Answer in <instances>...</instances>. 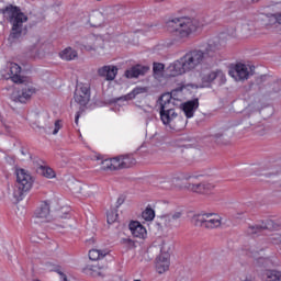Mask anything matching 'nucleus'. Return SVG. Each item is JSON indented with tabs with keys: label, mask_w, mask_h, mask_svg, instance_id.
<instances>
[{
	"label": "nucleus",
	"mask_w": 281,
	"mask_h": 281,
	"mask_svg": "<svg viewBox=\"0 0 281 281\" xmlns=\"http://www.w3.org/2000/svg\"><path fill=\"white\" fill-rule=\"evenodd\" d=\"M182 60L184 61L187 69L192 71V69H196L199 65L205 63V55L203 54V50L195 49L182 56Z\"/></svg>",
	"instance_id": "obj_7"
},
{
	"label": "nucleus",
	"mask_w": 281,
	"mask_h": 281,
	"mask_svg": "<svg viewBox=\"0 0 281 281\" xmlns=\"http://www.w3.org/2000/svg\"><path fill=\"white\" fill-rule=\"evenodd\" d=\"M106 256V252L98 249H92L89 251V258L90 260H100V258H104Z\"/></svg>",
	"instance_id": "obj_32"
},
{
	"label": "nucleus",
	"mask_w": 281,
	"mask_h": 281,
	"mask_svg": "<svg viewBox=\"0 0 281 281\" xmlns=\"http://www.w3.org/2000/svg\"><path fill=\"white\" fill-rule=\"evenodd\" d=\"M59 273V276H60V280L61 281H68L67 280V274H65V273H63V272H58Z\"/></svg>",
	"instance_id": "obj_44"
},
{
	"label": "nucleus",
	"mask_w": 281,
	"mask_h": 281,
	"mask_svg": "<svg viewBox=\"0 0 281 281\" xmlns=\"http://www.w3.org/2000/svg\"><path fill=\"white\" fill-rule=\"evenodd\" d=\"M160 186L164 190H175V188H179V190L183 189V187L179 186L177 176L172 178H167L166 180L160 182Z\"/></svg>",
	"instance_id": "obj_27"
},
{
	"label": "nucleus",
	"mask_w": 281,
	"mask_h": 281,
	"mask_svg": "<svg viewBox=\"0 0 281 281\" xmlns=\"http://www.w3.org/2000/svg\"><path fill=\"white\" fill-rule=\"evenodd\" d=\"M98 76L104 78L105 80H115L117 76V67L115 66H102L97 71Z\"/></svg>",
	"instance_id": "obj_18"
},
{
	"label": "nucleus",
	"mask_w": 281,
	"mask_h": 281,
	"mask_svg": "<svg viewBox=\"0 0 281 281\" xmlns=\"http://www.w3.org/2000/svg\"><path fill=\"white\" fill-rule=\"evenodd\" d=\"M123 168H131V166H135L137 161L133 158V156H121Z\"/></svg>",
	"instance_id": "obj_31"
},
{
	"label": "nucleus",
	"mask_w": 281,
	"mask_h": 281,
	"mask_svg": "<svg viewBox=\"0 0 281 281\" xmlns=\"http://www.w3.org/2000/svg\"><path fill=\"white\" fill-rule=\"evenodd\" d=\"M75 102L81 106H87L91 100V86L89 83L78 85L75 90Z\"/></svg>",
	"instance_id": "obj_9"
},
{
	"label": "nucleus",
	"mask_w": 281,
	"mask_h": 281,
	"mask_svg": "<svg viewBox=\"0 0 281 281\" xmlns=\"http://www.w3.org/2000/svg\"><path fill=\"white\" fill-rule=\"evenodd\" d=\"M150 70V67L143 66V65H136L128 70L125 71L126 78H139V76H146L148 71Z\"/></svg>",
	"instance_id": "obj_17"
},
{
	"label": "nucleus",
	"mask_w": 281,
	"mask_h": 281,
	"mask_svg": "<svg viewBox=\"0 0 281 281\" xmlns=\"http://www.w3.org/2000/svg\"><path fill=\"white\" fill-rule=\"evenodd\" d=\"M199 109V99L187 101L182 103V111L186 117H194V112Z\"/></svg>",
	"instance_id": "obj_20"
},
{
	"label": "nucleus",
	"mask_w": 281,
	"mask_h": 281,
	"mask_svg": "<svg viewBox=\"0 0 281 281\" xmlns=\"http://www.w3.org/2000/svg\"><path fill=\"white\" fill-rule=\"evenodd\" d=\"M167 27H169L171 32H176L177 36L180 38H188L190 34H194V32L201 27V23L199 20L188 16L175 18L167 22Z\"/></svg>",
	"instance_id": "obj_3"
},
{
	"label": "nucleus",
	"mask_w": 281,
	"mask_h": 281,
	"mask_svg": "<svg viewBox=\"0 0 281 281\" xmlns=\"http://www.w3.org/2000/svg\"><path fill=\"white\" fill-rule=\"evenodd\" d=\"M273 228V221L267 220L261 224L250 225L247 229V234L250 236H258L260 232H265V229H272Z\"/></svg>",
	"instance_id": "obj_15"
},
{
	"label": "nucleus",
	"mask_w": 281,
	"mask_h": 281,
	"mask_svg": "<svg viewBox=\"0 0 281 281\" xmlns=\"http://www.w3.org/2000/svg\"><path fill=\"white\" fill-rule=\"evenodd\" d=\"M81 45L87 52H95V49H98V36L90 35L83 38Z\"/></svg>",
	"instance_id": "obj_26"
},
{
	"label": "nucleus",
	"mask_w": 281,
	"mask_h": 281,
	"mask_svg": "<svg viewBox=\"0 0 281 281\" xmlns=\"http://www.w3.org/2000/svg\"><path fill=\"white\" fill-rule=\"evenodd\" d=\"M34 184V178L25 169L16 170V183L12 189H9V194L13 196L15 201H23V195L25 192L32 190Z\"/></svg>",
	"instance_id": "obj_4"
},
{
	"label": "nucleus",
	"mask_w": 281,
	"mask_h": 281,
	"mask_svg": "<svg viewBox=\"0 0 281 281\" xmlns=\"http://www.w3.org/2000/svg\"><path fill=\"white\" fill-rule=\"evenodd\" d=\"M189 192H195V194H210L214 190L215 186L210 182H189L183 187Z\"/></svg>",
	"instance_id": "obj_10"
},
{
	"label": "nucleus",
	"mask_w": 281,
	"mask_h": 281,
	"mask_svg": "<svg viewBox=\"0 0 281 281\" xmlns=\"http://www.w3.org/2000/svg\"><path fill=\"white\" fill-rule=\"evenodd\" d=\"M194 179H199L196 176H192L190 173H180L176 176V180L178 181H194Z\"/></svg>",
	"instance_id": "obj_34"
},
{
	"label": "nucleus",
	"mask_w": 281,
	"mask_h": 281,
	"mask_svg": "<svg viewBox=\"0 0 281 281\" xmlns=\"http://www.w3.org/2000/svg\"><path fill=\"white\" fill-rule=\"evenodd\" d=\"M101 170H114L113 169V160L112 159H105L101 164Z\"/></svg>",
	"instance_id": "obj_39"
},
{
	"label": "nucleus",
	"mask_w": 281,
	"mask_h": 281,
	"mask_svg": "<svg viewBox=\"0 0 281 281\" xmlns=\"http://www.w3.org/2000/svg\"><path fill=\"white\" fill-rule=\"evenodd\" d=\"M80 119V115H76V119H75V122H76V124H78V120Z\"/></svg>",
	"instance_id": "obj_51"
},
{
	"label": "nucleus",
	"mask_w": 281,
	"mask_h": 281,
	"mask_svg": "<svg viewBox=\"0 0 281 281\" xmlns=\"http://www.w3.org/2000/svg\"><path fill=\"white\" fill-rule=\"evenodd\" d=\"M61 60H66L67 63L71 60H76L78 58V50L74 49L72 47L68 46L58 54Z\"/></svg>",
	"instance_id": "obj_22"
},
{
	"label": "nucleus",
	"mask_w": 281,
	"mask_h": 281,
	"mask_svg": "<svg viewBox=\"0 0 281 281\" xmlns=\"http://www.w3.org/2000/svg\"><path fill=\"white\" fill-rule=\"evenodd\" d=\"M74 186L75 187L72 188V190H75V192H79V194H82V196H93V187L82 184L78 181H76Z\"/></svg>",
	"instance_id": "obj_25"
},
{
	"label": "nucleus",
	"mask_w": 281,
	"mask_h": 281,
	"mask_svg": "<svg viewBox=\"0 0 281 281\" xmlns=\"http://www.w3.org/2000/svg\"><path fill=\"white\" fill-rule=\"evenodd\" d=\"M274 3L276 4L281 3V0H276Z\"/></svg>",
	"instance_id": "obj_54"
},
{
	"label": "nucleus",
	"mask_w": 281,
	"mask_h": 281,
	"mask_svg": "<svg viewBox=\"0 0 281 281\" xmlns=\"http://www.w3.org/2000/svg\"><path fill=\"white\" fill-rule=\"evenodd\" d=\"M263 281H281V271L266 270L262 274Z\"/></svg>",
	"instance_id": "obj_28"
},
{
	"label": "nucleus",
	"mask_w": 281,
	"mask_h": 281,
	"mask_svg": "<svg viewBox=\"0 0 281 281\" xmlns=\"http://www.w3.org/2000/svg\"><path fill=\"white\" fill-rule=\"evenodd\" d=\"M255 133L258 135H265L267 133V128H265V126L256 127Z\"/></svg>",
	"instance_id": "obj_43"
},
{
	"label": "nucleus",
	"mask_w": 281,
	"mask_h": 281,
	"mask_svg": "<svg viewBox=\"0 0 281 281\" xmlns=\"http://www.w3.org/2000/svg\"><path fill=\"white\" fill-rule=\"evenodd\" d=\"M228 74L236 82H243V80H248L249 76L254 74V68L249 65L237 64L229 69Z\"/></svg>",
	"instance_id": "obj_8"
},
{
	"label": "nucleus",
	"mask_w": 281,
	"mask_h": 281,
	"mask_svg": "<svg viewBox=\"0 0 281 281\" xmlns=\"http://www.w3.org/2000/svg\"><path fill=\"white\" fill-rule=\"evenodd\" d=\"M128 227H130L131 234L135 238H146V227H144L142 223L137 221H133L130 223Z\"/></svg>",
	"instance_id": "obj_19"
},
{
	"label": "nucleus",
	"mask_w": 281,
	"mask_h": 281,
	"mask_svg": "<svg viewBox=\"0 0 281 281\" xmlns=\"http://www.w3.org/2000/svg\"><path fill=\"white\" fill-rule=\"evenodd\" d=\"M214 137H215V139H221V137H223V134L217 133V134L214 135Z\"/></svg>",
	"instance_id": "obj_47"
},
{
	"label": "nucleus",
	"mask_w": 281,
	"mask_h": 281,
	"mask_svg": "<svg viewBox=\"0 0 281 281\" xmlns=\"http://www.w3.org/2000/svg\"><path fill=\"white\" fill-rule=\"evenodd\" d=\"M117 203H119V205H122V203H124V199L119 198Z\"/></svg>",
	"instance_id": "obj_48"
},
{
	"label": "nucleus",
	"mask_w": 281,
	"mask_h": 281,
	"mask_svg": "<svg viewBox=\"0 0 281 281\" xmlns=\"http://www.w3.org/2000/svg\"><path fill=\"white\" fill-rule=\"evenodd\" d=\"M60 122H61L60 120L55 122L53 135H58V131H60V128H63V124H60Z\"/></svg>",
	"instance_id": "obj_42"
},
{
	"label": "nucleus",
	"mask_w": 281,
	"mask_h": 281,
	"mask_svg": "<svg viewBox=\"0 0 281 281\" xmlns=\"http://www.w3.org/2000/svg\"><path fill=\"white\" fill-rule=\"evenodd\" d=\"M252 1V3H258V1H260V0H251Z\"/></svg>",
	"instance_id": "obj_55"
},
{
	"label": "nucleus",
	"mask_w": 281,
	"mask_h": 281,
	"mask_svg": "<svg viewBox=\"0 0 281 281\" xmlns=\"http://www.w3.org/2000/svg\"><path fill=\"white\" fill-rule=\"evenodd\" d=\"M272 245H281V234H274L270 237Z\"/></svg>",
	"instance_id": "obj_40"
},
{
	"label": "nucleus",
	"mask_w": 281,
	"mask_h": 281,
	"mask_svg": "<svg viewBox=\"0 0 281 281\" xmlns=\"http://www.w3.org/2000/svg\"><path fill=\"white\" fill-rule=\"evenodd\" d=\"M200 78L202 80V87H210L211 82H216V85H225L227 82V78L225 77V72L222 70H209L204 69L200 74Z\"/></svg>",
	"instance_id": "obj_6"
},
{
	"label": "nucleus",
	"mask_w": 281,
	"mask_h": 281,
	"mask_svg": "<svg viewBox=\"0 0 281 281\" xmlns=\"http://www.w3.org/2000/svg\"><path fill=\"white\" fill-rule=\"evenodd\" d=\"M139 93H144V88H136L132 92L127 93L124 97L119 98L117 100H134L136 95H139Z\"/></svg>",
	"instance_id": "obj_29"
},
{
	"label": "nucleus",
	"mask_w": 281,
	"mask_h": 281,
	"mask_svg": "<svg viewBox=\"0 0 281 281\" xmlns=\"http://www.w3.org/2000/svg\"><path fill=\"white\" fill-rule=\"evenodd\" d=\"M256 254H258V250H254V248H251V255L256 256Z\"/></svg>",
	"instance_id": "obj_49"
},
{
	"label": "nucleus",
	"mask_w": 281,
	"mask_h": 281,
	"mask_svg": "<svg viewBox=\"0 0 281 281\" xmlns=\"http://www.w3.org/2000/svg\"><path fill=\"white\" fill-rule=\"evenodd\" d=\"M187 71L190 70H188L186 61H183L182 57L178 60H175L167 67V74L172 78H176V76H183V74H186Z\"/></svg>",
	"instance_id": "obj_12"
},
{
	"label": "nucleus",
	"mask_w": 281,
	"mask_h": 281,
	"mask_svg": "<svg viewBox=\"0 0 281 281\" xmlns=\"http://www.w3.org/2000/svg\"><path fill=\"white\" fill-rule=\"evenodd\" d=\"M237 32H240L241 34L248 35L249 32H251V29L249 27V23L247 22H240L237 24Z\"/></svg>",
	"instance_id": "obj_33"
},
{
	"label": "nucleus",
	"mask_w": 281,
	"mask_h": 281,
	"mask_svg": "<svg viewBox=\"0 0 281 281\" xmlns=\"http://www.w3.org/2000/svg\"><path fill=\"white\" fill-rule=\"evenodd\" d=\"M9 71H10V78L14 82H23V79L21 78V66H19L15 63H10L8 65Z\"/></svg>",
	"instance_id": "obj_23"
},
{
	"label": "nucleus",
	"mask_w": 281,
	"mask_h": 281,
	"mask_svg": "<svg viewBox=\"0 0 281 281\" xmlns=\"http://www.w3.org/2000/svg\"><path fill=\"white\" fill-rule=\"evenodd\" d=\"M220 49L221 43L218 42V40L210 41L205 50L203 52V54L205 55V60H207V58H214Z\"/></svg>",
	"instance_id": "obj_21"
},
{
	"label": "nucleus",
	"mask_w": 281,
	"mask_h": 281,
	"mask_svg": "<svg viewBox=\"0 0 281 281\" xmlns=\"http://www.w3.org/2000/svg\"><path fill=\"white\" fill-rule=\"evenodd\" d=\"M42 175L46 177V179H54V177H56V172L49 167L43 168Z\"/></svg>",
	"instance_id": "obj_36"
},
{
	"label": "nucleus",
	"mask_w": 281,
	"mask_h": 281,
	"mask_svg": "<svg viewBox=\"0 0 281 281\" xmlns=\"http://www.w3.org/2000/svg\"><path fill=\"white\" fill-rule=\"evenodd\" d=\"M42 47L43 43H41V38L33 37L31 40V45H29L26 48V56H29V58H40Z\"/></svg>",
	"instance_id": "obj_14"
},
{
	"label": "nucleus",
	"mask_w": 281,
	"mask_h": 281,
	"mask_svg": "<svg viewBox=\"0 0 281 281\" xmlns=\"http://www.w3.org/2000/svg\"><path fill=\"white\" fill-rule=\"evenodd\" d=\"M175 102L176 100L172 98V94L165 93L156 103L162 124L170 128H175V126H177V120H179V113H177V110L175 109Z\"/></svg>",
	"instance_id": "obj_2"
},
{
	"label": "nucleus",
	"mask_w": 281,
	"mask_h": 281,
	"mask_svg": "<svg viewBox=\"0 0 281 281\" xmlns=\"http://www.w3.org/2000/svg\"><path fill=\"white\" fill-rule=\"evenodd\" d=\"M34 93H36V89L34 87H25L21 90L15 89L12 92L11 98L13 102H21V104H25Z\"/></svg>",
	"instance_id": "obj_11"
},
{
	"label": "nucleus",
	"mask_w": 281,
	"mask_h": 281,
	"mask_svg": "<svg viewBox=\"0 0 281 281\" xmlns=\"http://www.w3.org/2000/svg\"><path fill=\"white\" fill-rule=\"evenodd\" d=\"M117 211L111 210L108 212V223L109 225H113L117 221Z\"/></svg>",
	"instance_id": "obj_37"
},
{
	"label": "nucleus",
	"mask_w": 281,
	"mask_h": 281,
	"mask_svg": "<svg viewBox=\"0 0 281 281\" xmlns=\"http://www.w3.org/2000/svg\"><path fill=\"white\" fill-rule=\"evenodd\" d=\"M170 269V254L164 252L161 249V254L156 258V271L157 273H166Z\"/></svg>",
	"instance_id": "obj_13"
},
{
	"label": "nucleus",
	"mask_w": 281,
	"mask_h": 281,
	"mask_svg": "<svg viewBox=\"0 0 281 281\" xmlns=\"http://www.w3.org/2000/svg\"><path fill=\"white\" fill-rule=\"evenodd\" d=\"M144 221H154L155 220V210L148 205L142 213Z\"/></svg>",
	"instance_id": "obj_30"
},
{
	"label": "nucleus",
	"mask_w": 281,
	"mask_h": 281,
	"mask_svg": "<svg viewBox=\"0 0 281 281\" xmlns=\"http://www.w3.org/2000/svg\"><path fill=\"white\" fill-rule=\"evenodd\" d=\"M181 216H183L182 212H175L169 215H164L161 217V221L165 227H169L170 229H172L173 227H179V220L181 218Z\"/></svg>",
	"instance_id": "obj_16"
},
{
	"label": "nucleus",
	"mask_w": 281,
	"mask_h": 281,
	"mask_svg": "<svg viewBox=\"0 0 281 281\" xmlns=\"http://www.w3.org/2000/svg\"><path fill=\"white\" fill-rule=\"evenodd\" d=\"M278 19H279V25H281V13L277 14Z\"/></svg>",
	"instance_id": "obj_50"
},
{
	"label": "nucleus",
	"mask_w": 281,
	"mask_h": 281,
	"mask_svg": "<svg viewBox=\"0 0 281 281\" xmlns=\"http://www.w3.org/2000/svg\"><path fill=\"white\" fill-rule=\"evenodd\" d=\"M154 74H161L164 71V64L154 63Z\"/></svg>",
	"instance_id": "obj_41"
},
{
	"label": "nucleus",
	"mask_w": 281,
	"mask_h": 281,
	"mask_svg": "<svg viewBox=\"0 0 281 281\" xmlns=\"http://www.w3.org/2000/svg\"><path fill=\"white\" fill-rule=\"evenodd\" d=\"M31 240H32V243H38V238H36L35 235H32V236H31Z\"/></svg>",
	"instance_id": "obj_46"
},
{
	"label": "nucleus",
	"mask_w": 281,
	"mask_h": 281,
	"mask_svg": "<svg viewBox=\"0 0 281 281\" xmlns=\"http://www.w3.org/2000/svg\"><path fill=\"white\" fill-rule=\"evenodd\" d=\"M271 175H280V172H279V171H277V172H270L269 176L271 177Z\"/></svg>",
	"instance_id": "obj_53"
},
{
	"label": "nucleus",
	"mask_w": 281,
	"mask_h": 281,
	"mask_svg": "<svg viewBox=\"0 0 281 281\" xmlns=\"http://www.w3.org/2000/svg\"><path fill=\"white\" fill-rule=\"evenodd\" d=\"M98 276H101V278H104L106 276V271L103 269L98 272Z\"/></svg>",
	"instance_id": "obj_45"
},
{
	"label": "nucleus",
	"mask_w": 281,
	"mask_h": 281,
	"mask_svg": "<svg viewBox=\"0 0 281 281\" xmlns=\"http://www.w3.org/2000/svg\"><path fill=\"white\" fill-rule=\"evenodd\" d=\"M112 169L113 170H122L124 169V165H122V156L112 158Z\"/></svg>",
	"instance_id": "obj_35"
},
{
	"label": "nucleus",
	"mask_w": 281,
	"mask_h": 281,
	"mask_svg": "<svg viewBox=\"0 0 281 281\" xmlns=\"http://www.w3.org/2000/svg\"><path fill=\"white\" fill-rule=\"evenodd\" d=\"M268 25L270 27H273V25H276V27H278L279 24V19H278V14H270L268 15Z\"/></svg>",
	"instance_id": "obj_38"
},
{
	"label": "nucleus",
	"mask_w": 281,
	"mask_h": 281,
	"mask_svg": "<svg viewBox=\"0 0 281 281\" xmlns=\"http://www.w3.org/2000/svg\"><path fill=\"white\" fill-rule=\"evenodd\" d=\"M134 281H142V280H134Z\"/></svg>",
	"instance_id": "obj_56"
},
{
	"label": "nucleus",
	"mask_w": 281,
	"mask_h": 281,
	"mask_svg": "<svg viewBox=\"0 0 281 281\" xmlns=\"http://www.w3.org/2000/svg\"><path fill=\"white\" fill-rule=\"evenodd\" d=\"M0 13L9 21L11 24V31L9 35L10 43H15L22 36L27 34V15L21 11L19 7L12 4L8 5L5 9H0Z\"/></svg>",
	"instance_id": "obj_1"
},
{
	"label": "nucleus",
	"mask_w": 281,
	"mask_h": 281,
	"mask_svg": "<svg viewBox=\"0 0 281 281\" xmlns=\"http://www.w3.org/2000/svg\"><path fill=\"white\" fill-rule=\"evenodd\" d=\"M191 223L204 229H218L223 225V217L216 213H198L192 216Z\"/></svg>",
	"instance_id": "obj_5"
},
{
	"label": "nucleus",
	"mask_w": 281,
	"mask_h": 281,
	"mask_svg": "<svg viewBox=\"0 0 281 281\" xmlns=\"http://www.w3.org/2000/svg\"><path fill=\"white\" fill-rule=\"evenodd\" d=\"M35 218H38V221H47L49 218V204L42 203L34 213Z\"/></svg>",
	"instance_id": "obj_24"
},
{
	"label": "nucleus",
	"mask_w": 281,
	"mask_h": 281,
	"mask_svg": "<svg viewBox=\"0 0 281 281\" xmlns=\"http://www.w3.org/2000/svg\"><path fill=\"white\" fill-rule=\"evenodd\" d=\"M126 243H128V245H133V240L131 239H125Z\"/></svg>",
	"instance_id": "obj_52"
}]
</instances>
